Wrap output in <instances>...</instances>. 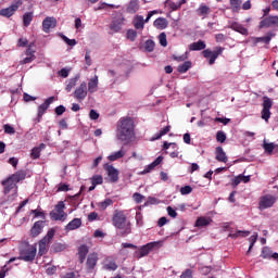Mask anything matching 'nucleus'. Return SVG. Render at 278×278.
<instances>
[{
	"label": "nucleus",
	"mask_w": 278,
	"mask_h": 278,
	"mask_svg": "<svg viewBox=\"0 0 278 278\" xmlns=\"http://www.w3.org/2000/svg\"><path fill=\"white\" fill-rule=\"evenodd\" d=\"M117 139L124 144H129L136 140V123L134 118L127 116L118 121Z\"/></svg>",
	"instance_id": "nucleus-1"
},
{
	"label": "nucleus",
	"mask_w": 278,
	"mask_h": 278,
	"mask_svg": "<svg viewBox=\"0 0 278 278\" xmlns=\"http://www.w3.org/2000/svg\"><path fill=\"white\" fill-rule=\"evenodd\" d=\"M112 223L119 229V235L122 237L129 236L131 233V222L127 219L125 212L116 210L112 217Z\"/></svg>",
	"instance_id": "nucleus-2"
},
{
	"label": "nucleus",
	"mask_w": 278,
	"mask_h": 278,
	"mask_svg": "<svg viewBox=\"0 0 278 278\" xmlns=\"http://www.w3.org/2000/svg\"><path fill=\"white\" fill-rule=\"evenodd\" d=\"M36 253H38L36 245H31L29 242H23L20 247L18 260H23V262H34L36 260Z\"/></svg>",
	"instance_id": "nucleus-3"
},
{
	"label": "nucleus",
	"mask_w": 278,
	"mask_h": 278,
	"mask_svg": "<svg viewBox=\"0 0 278 278\" xmlns=\"http://www.w3.org/2000/svg\"><path fill=\"white\" fill-rule=\"evenodd\" d=\"M55 236V229L51 228L48 230L47 235L39 241L38 255L42 257L49 251V243L53 240Z\"/></svg>",
	"instance_id": "nucleus-4"
},
{
	"label": "nucleus",
	"mask_w": 278,
	"mask_h": 278,
	"mask_svg": "<svg viewBox=\"0 0 278 278\" xmlns=\"http://www.w3.org/2000/svg\"><path fill=\"white\" fill-rule=\"evenodd\" d=\"M1 186H4V194H10V192L13 193L8 197V201H16V197H18V187L16 186L14 180H8L4 179L1 181Z\"/></svg>",
	"instance_id": "nucleus-5"
},
{
	"label": "nucleus",
	"mask_w": 278,
	"mask_h": 278,
	"mask_svg": "<svg viewBox=\"0 0 278 278\" xmlns=\"http://www.w3.org/2000/svg\"><path fill=\"white\" fill-rule=\"evenodd\" d=\"M277 203V197L273 194H265L260 198L258 201V210L264 212V210H268L273 207Z\"/></svg>",
	"instance_id": "nucleus-6"
},
{
	"label": "nucleus",
	"mask_w": 278,
	"mask_h": 278,
	"mask_svg": "<svg viewBox=\"0 0 278 278\" xmlns=\"http://www.w3.org/2000/svg\"><path fill=\"white\" fill-rule=\"evenodd\" d=\"M21 5H23V0H14L9 8L0 10V16H3L4 18L14 16Z\"/></svg>",
	"instance_id": "nucleus-7"
},
{
	"label": "nucleus",
	"mask_w": 278,
	"mask_h": 278,
	"mask_svg": "<svg viewBox=\"0 0 278 278\" xmlns=\"http://www.w3.org/2000/svg\"><path fill=\"white\" fill-rule=\"evenodd\" d=\"M223 51H225V48L218 46L214 51L210 49L203 50L202 54L206 60H208V64L212 66V64H215L218 55H223Z\"/></svg>",
	"instance_id": "nucleus-8"
},
{
	"label": "nucleus",
	"mask_w": 278,
	"mask_h": 278,
	"mask_svg": "<svg viewBox=\"0 0 278 278\" xmlns=\"http://www.w3.org/2000/svg\"><path fill=\"white\" fill-rule=\"evenodd\" d=\"M273 108V100L268 97H263V110L261 112V116L263 121L268 123L270 118V109Z\"/></svg>",
	"instance_id": "nucleus-9"
},
{
	"label": "nucleus",
	"mask_w": 278,
	"mask_h": 278,
	"mask_svg": "<svg viewBox=\"0 0 278 278\" xmlns=\"http://www.w3.org/2000/svg\"><path fill=\"white\" fill-rule=\"evenodd\" d=\"M160 247H162V241H154L142 245L139 249V257H147V255H149L151 251H153L154 249H160Z\"/></svg>",
	"instance_id": "nucleus-10"
},
{
	"label": "nucleus",
	"mask_w": 278,
	"mask_h": 278,
	"mask_svg": "<svg viewBox=\"0 0 278 278\" xmlns=\"http://www.w3.org/2000/svg\"><path fill=\"white\" fill-rule=\"evenodd\" d=\"M86 97H88V84L83 81L79 87L75 89L74 98L77 99V101H84Z\"/></svg>",
	"instance_id": "nucleus-11"
},
{
	"label": "nucleus",
	"mask_w": 278,
	"mask_h": 278,
	"mask_svg": "<svg viewBox=\"0 0 278 278\" xmlns=\"http://www.w3.org/2000/svg\"><path fill=\"white\" fill-rule=\"evenodd\" d=\"M260 29H264V27H278V16L277 15H269L262 20L258 24Z\"/></svg>",
	"instance_id": "nucleus-12"
},
{
	"label": "nucleus",
	"mask_w": 278,
	"mask_h": 278,
	"mask_svg": "<svg viewBox=\"0 0 278 278\" xmlns=\"http://www.w3.org/2000/svg\"><path fill=\"white\" fill-rule=\"evenodd\" d=\"M98 262H99V254L97 252L90 253L87 256V262H86L87 270H89V273H92L93 268L97 267Z\"/></svg>",
	"instance_id": "nucleus-13"
},
{
	"label": "nucleus",
	"mask_w": 278,
	"mask_h": 278,
	"mask_svg": "<svg viewBox=\"0 0 278 278\" xmlns=\"http://www.w3.org/2000/svg\"><path fill=\"white\" fill-rule=\"evenodd\" d=\"M54 101H55V97L52 96L46 99L45 103L38 106V123H40V118L45 116V112L49 110V105H51V103H53Z\"/></svg>",
	"instance_id": "nucleus-14"
},
{
	"label": "nucleus",
	"mask_w": 278,
	"mask_h": 278,
	"mask_svg": "<svg viewBox=\"0 0 278 278\" xmlns=\"http://www.w3.org/2000/svg\"><path fill=\"white\" fill-rule=\"evenodd\" d=\"M104 168L108 173L111 184H116V181H118L119 175L118 169H116L114 165H105Z\"/></svg>",
	"instance_id": "nucleus-15"
},
{
	"label": "nucleus",
	"mask_w": 278,
	"mask_h": 278,
	"mask_svg": "<svg viewBox=\"0 0 278 278\" xmlns=\"http://www.w3.org/2000/svg\"><path fill=\"white\" fill-rule=\"evenodd\" d=\"M43 31L49 34L51 29L58 27V20L55 17H46L42 22Z\"/></svg>",
	"instance_id": "nucleus-16"
},
{
	"label": "nucleus",
	"mask_w": 278,
	"mask_h": 278,
	"mask_svg": "<svg viewBox=\"0 0 278 278\" xmlns=\"http://www.w3.org/2000/svg\"><path fill=\"white\" fill-rule=\"evenodd\" d=\"M42 229H45V220L36 222L30 229L31 238H38L42 233Z\"/></svg>",
	"instance_id": "nucleus-17"
},
{
	"label": "nucleus",
	"mask_w": 278,
	"mask_h": 278,
	"mask_svg": "<svg viewBox=\"0 0 278 278\" xmlns=\"http://www.w3.org/2000/svg\"><path fill=\"white\" fill-rule=\"evenodd\" d=\"M88 253H90V248L86 244H81L78 247V261L80 264L86 262V257H88Z\"/></svg>",
	"instance_id": "nucleus-18"
},
{
	"label": "nucleus",
	"mask_w": 278,
	"mask_h": 278,
	"mask_svg": "<svg viewBox=\"0 0 278 278\" xmlns=\"http://www.w3.org/2000/svg\"><path fill=\"white\" fill-rule=\"evenodd\" d=\"M229 29H232V31H237L238 34H241V36H249V29L244 28L242 24L238 22H232L229 25Z\"/></svg>",
	"instance_id": "nucleus-19"
},
{
	"label": "nucleus",
	"mask_w": 278,
	"mask_h": 278,
	"mask_svg": "<svg viewBox=\"0 0 278 278\" xmlns=\"http://www.w3.org/2000/svg\"><path fill=\"white\" fill-rule=\"evenodd\" d=\"M123 23H125V17L119 15L112 22L110 29H112V31L118 33L123 27Z\"/></svg>",
	"instance_id": "nucleus-20"
},
{
	"label": "nucleus",
	"mask_w": 278,
	"mask_h": 278,
	"mask_svg": "<svg viewBox=\"0 0 278 278\" xmlns=\"http://www.w3.org/2000/svg\"><path fill=\"white\" fill-rule=\"evenodd\" d=\"M27 177V173L25 170H18L15 174L8 177V181H14L15 184H18L20 181H23Z\"/></svg>",
	"instance_id": "nucleus-21"
},
{
	"label": "nucleus",
	"mask_w": 278,
	"mask_h": 278,
	"mask_svg": "<svg viewBox=\"0 0 278 278\" xmlns=\"http://www.w3.org/2000/svg\"><path fill=\"white\" fill-rule=\"evenodd\" d=\"M215 160H217V162H223L224 164H227V153H225L223 147H217L215 149Z\"/></svg>",
	"instance_id": "nucleus-22"
},
{
	"label": "nucleus",
	"mask_w": 278,
	"mask_h": 278,
	"mask_svg": "<svg viewBox=\"0 0 278 278\" xmlns=\"http://www.w3.org/2000/svg\"><path fill=\"white\" fill-rule=\"evenodd\" d=\"M79 227H81V218H74L65 226V231H75Z\"/></svg>",
	"instance_id": "nucleus-23"
},
{
	"label": "nucleus",
	"mask_w": 278,
	"mask_h": 278,
	"mask_svg": "<svg viewBox=\"0 0 278 278\" xmlns=\"http://www.w3.org/2000/svg\"><path fill=\"white\" fill-rule=\"evenodd\" d=\"M103 268L104 270H117L118 265L116 264V261H114V258L106 257L104 260Z\"/></svg>",
	"instance_id": "nucleus-24"
},
{
	"label": "nucleus",
	"mask_w": 278,
	"mask_h": 278,
	"mask_svg": "<svg viewBox=\"0 0 278 278\" xmlns=\"http://www.w3.org/2000/svg\"><path fill=\"white\" fill-rule=\"evenodd\" d=\"M97 90H99V76H94L89 80L88 89H87V91L90 92L91 94L93 92H97Z\"/></svg>",
	"instance_id": "nucleus-25"
},
{
	"label": "nucleus",
	"mask_w": 278,
	"mask_h": 278,
	"mask_svg": "<svg viewBox=\"0 0 278 278\" xmlns=\"http://www.w3.org/2000/svg\"><path fill=\"white\" fill-rule=\"evenodd\" d=\"M153 26L156 29H166L168 27V20L166 17H159L153 22Z\"/></svg>",
	"instance_id": "nucleus-26"
},
{
	"label": "nucleus",
	"mask_w": 278,
	"mask_h": 278,
	"mask_svg": "<svg viewBox=\"0 0 278 278\" xmlns=\"http://www.w3.org/2000/svg\"><path fill=\"white\" fill-rule=\"evenodd\" d=\"M207 45H205V41L199 40L197 42H193L189 46L190 51H203Z\"/></svg>",
	"instance_id": "nucleus-27"
},
{
	"label": "nucleus",
	"mask_w": 278,
	"mask_h": 278,
	"mask_svg": "<svg viewBox=\"0 0 278 278\" xmlns=\"http://www.w3.org/2000/svg\"><path fill=\"white\" fill-rule=\"evenodd\" d=\"M263 149H264L265 153H268V155H273L274 151H278V144L266 143V141H264Z\"/></svg>",
	"instance_id": "nucleus-28"
},
{
	"label": "nucleus",
	"mask_w": 278,
	"mask_h": 278,
	"mask_svg": "<svg viewBox=\"0 0 278 278\" xmlns=\"http://www.w3.org/2000/svg\"><path fill=\"white\" fill-rule=\"evenodd\" d=\"M189 68H192V61H185L182 64L178 65L177 71L184 74L188 73Z\"/></svg>",
	"instance_id": "nucleus-29"
},
{
	"label": "nucleus",
	"mask_w": 278,
	"mask_h": 278,
	"mask_svg": "<svg viewBox=\"0 0 278 278\" xmlns=\"http://www.w3.org/2000/svg\"><path fill=\"white\" fill-rule=\"evenodd\" d=\"M135 29H144V17L142 15H137L134 21Z\"/></svg>",
	"instance_id": "nucleus-30"
},
{
	"label": "nucleus",
	"mask_w": 278,
	"mask_h": 278,
	"mask_svg": "<svg viewBox=\"0 0 278 278\" xmlns=\"http://www.w3.org/2000/svg\"><path fill=\"white\" fill-rule=\"evenodd\" d=\"M248 236H251V231L248 230H238L235 233H230L228 238H232V240H236L237 238H247Z\"/></svg>",
	"instance_id": "nucleus-31"
},
{
	"label": "nucleus",
	"mask_w": 278,
	"mask_h": 278,
	"mask_svg": "<svg viewBox=\"0 0 278 278\" xmlns=\"http://www.w3.org/2000/svg\"><path fill=\"white\" fill-rule=\"evenodd\" d=\"M125 151L124 150H119L111 155L108 156V160L110 162H116V160H121L122 157H125Z\"/></svg>",
	"instance_id": "nucleus-32"
},
{
	"label": "nucleus",
	"mask_w": 278,
	"mask_h": 278,
	"mask_svg": "<svg viewBox=\"0 0 278 278\" xmlns=\"http://www.w3.org/2000/svg\"><path fill=\"white\" fill-rule=\"evenodd\" d=\"M31 21H34V13L33 12H26L23 15L24 27H29V25H31Z\"/></svg>",
	"instance_id": "nucleus-33"
},
{
	"label": "nucleus",
	"mask_w": 278,
	"mask_h": 278,
	"mask_svg": "<svg viewBox=\"0 0 278 278\" xmlns=\"http://www.w3.org/2000/svg\"><path fill=\"white\" fill-rule=\"evenodd\" d=\"M273 36H275V34L268 33L265 37L254 38V42H265V45H269L270 40H273Z\"/></svg>",
	"instance_id": "nucleus-34"
},
{
	"label": "nucleus",
	"mask_w": 278,
	"mask_h": 278,
	"mask_svg": "<svg viewBox=\"0 0 278 278\" xmlns=\"http://www.w3.org/2000/svg\"><path fill=\"white\" fill-rule=\"evenodd\" d=\"M210 223H212V219H210L207 217H199L195 220V227H207V225H210Z\"/></svg>",
	"instance_id": "nucleus-35"
},
{
	"label": "nucleus",
	"mask_w": 278,
	"mask_h": 278,
	"mask_svg": "<svg viewBox=\"0 0 278 278\" xmlns=\"http://www.w3.org/2000/svg\"><path fill=\"white\" fill-rule=\"evenodd\" d=\"M230 9L232 12H240V7L242 5V0H229Z\"/></svg>",
	"instance_id": "nucleus-36"
},
{
	"label": "nucleus",
	"mask_w": 278,
	"mask_h": 278,
	"mask_svg": "<svg viewBox=\"0 0 278 278\" xmlns=\"http://www.w3.org/2000/svg\"><path fill=\"white\" fill-rule=\"evenodd\" d=\"M64 207H66V204H64V201H60L58 202V204L54 206V212H58L61 214V216H64L66 218V216H68L65 212H64Z\"/></svg>",
	"instance_id": "nucleus-37"
},
{
	"label": "nucleus",
	"mask_w": 278,
	"mask_h": 278,
	"mask_svg": "<svg viewBox=\"0 0 278 278\" xmlns=\"http://www.w3.org/2000/svg\"><path fill=\"white\" fill-rule=\"evenodd\" d=\"M197 12H198L199 16H207V14H210V12H211V9L206 4H201L198 8Z\"/></svg>",
	"instance_id": "nucleus-38"
},
{
	"label": "nucleus",
	"mask_w": 278,
	"mask_h": 278,
	"mask_svg": "<svg viewBox=\"0 0 278 278\" xmlns=\"http://www.w3.org/2000/svg\"><path fill=\"white\" fill-rule=\"evenodd\" d=\"M140 9V5H138L137 1H130L128 7H127V12L129 14H136V12Z\"/></svg>",
	"instance_id": "nucleus-39"
},
{
	"label": "nucleus",
	"mask_w": 278,
	"mask_h": 278,
	"mask_svg": "<svg viewBox=\"0 0 278 278\" xmlns=\"http://www.w3.org/2000/svg\"><path fill=\"white\" fill-rule=\"evenodd\" d=\"M79 77L71 78L68 84L65 87L66 92H71L76 86Z\"/></svg>",
	"instance_id": "nucleus-40"
},
{
	"label": "nucleus",
	"mask_w": 278,
	"mask_h": 278,
	"mask_svg": "<svg viewBox=\"0 0 278 278\" xmlns=\"http://www.w3.org/2000/svg\"><path fill=\"white\" fill-rule=\"evenodd\" d=\"M50 218L52 220H66V217H64V215H62V213H58V211H51Z\"/></svg>",
	"instance_id": "nucleus-41"
},
{
	"label": "nucleus",
	"mask_w": 278,
	"mask_h": 278,
	"mask_svg": "<svg viewBox=\"0 0 278 278\" xmlns=\"http://www.w3.org/2000/svg\"><path fill=\"white\" fill-rule=\"evenodd\" d=\"M144 49L148 51V53H152V51L155 49V41L148 39L144 42Z\"/></svg>",
	"instance_id": "nucleus-42"
},
{
	"label": "nucleus",
	"mask_w": 278,
	"mask_h": 278,
	"mask_svg": "<svg viewBox=\"0 0 278 278\" xmlns=\"http://www.w3.org/2000/svg\"><path fill=\"white\" fill-rule=\"evenodd\" d=\"M110 205H114V201L112 199H105L104 201L99 203L100 210H108Z\"/></svg>",
	"instance_id": "nucleus-43"
},
{
	"label": "nucleus",
	"mask_w": 278,
	"mask_h": 278,
	"mask_svg": "<svg viewBox=\"0 0 278 278\" xmlns=\"http://www.w3.org/2000/svg\"><path fill=\"white\" fill-rule=\"evenodd\" d=\"M91 184H92V186H101V184H103V176L93 175L91 177Z\"/></svg>",
	"instance_id": "nucleus-44"
},
{
	"label": "nucleus",
	"mask_w": 278,
	"mask_h": 278,
	"mask_svg": "<svg viewBox=\"0 0 278 278\" xmlns=\"http://www.w3.org/2000/svg\"><path fill=\"white\" fill-rule=\"evenodd\" d=\"M271 255H273V252L268 247L263 248L262 254H261V257H263V260H270Z\"/></svg>",
	"instance_id": "nucleus-45"
},
{
	"label": "nucleus",
	"mask_w": 278,
	"mask_h": 278,
	"mask_svg": "<svg viewBox=\"0 0 278 278\" xmlns=\"http://www.w3.org/2000/svg\"><path fill=\"white\" fill-rule=\"evenodd\" d=\"M168 131H170V125H167L166 127L162 128L160 132L155 136L154 140H160V138H162V136H166Z\"/></svg>",
	"instance_id": "nucleus-46"
},
{
	"label": "nucleus",
	"mask_w": 278,
	"mask_h": 278,
	"mask_svg": "<svg viewBox=\"0 0 278 278\" xmlns=\"http://www.w3.org/2000/svg\"><path fill=\"white\" fill-rule=\"evenodd\" d=\"M159 42L161 47H168V40L166 39V33H161L159 35Z\"/></svg>",
	"instance_id": "nucleus-47"
},
{
	"label": "nucleus",
	"mask_w": 278,
	"mask_h": 278,
	"mask_svg": "<svg viewBox=\"0 0 278 278\" xmlns=\"http://www.w3.org/2000/svg\"><path fill=\"white\" fill-rule=\"evenodd\" d=\"M30 214H34L35 218H42L45 220V218H47V216L45 215L42 210H31Z\"/></svg>",
	"instance_id": "nucleus-48"
},
{
	"label": "nucleus",
	"mask_w": 278,
	"mask_h": 278,
	"mask_svg": "<svg viewBox=\"0 0 278 278\" xmlns=\"http://www.w3.org/2000/svg\"><path fill=\"white\" fill-rule=\"evenodd\" d=\"M126 36H127L128 40H130L131 42H135L136 38L138 37V33L134 29H129V30H127Z\"/></svg>",
	"instance_id": "nucleus-49"
},
{
	"label": "nucleus",
	"mask_w": 278,
	"mask_h": 278,
	"mask_svg": "<svg viewBox=\"0 0 278 278\" xmlns=\"http://www.w3.org/2000/svg\"><path fill=\"white\" fill-rule=\"evenodd\" d=\"M31 160H38L40 157V148L35 147L30 152Z\"/></svg>",
	"instance_id": "nucleus-50"
},
{
	"label": "nucleus",
	"mask_w": 278,
	"mask_h": 278,
	"mask_svg": "<svg viewBox=\"0 0 278 278\" xmlns=\"http://www.w3.org/2000/svg\"><path fill=\"white\" fill-rule=\"evenodd\" d=\"M216 140H217V142L223 143V142H225V140H227V135H225V132L223 130H219L216 134Z\"/></svg>",
	"instance_id": "nucleus-51"
},
{
	"label": "nucleus",
	"mask_w": 278,
	"mask_h": 278,
	"mask_svg": "<svg viewBox=\"0 0 278 278\" xmlns=\"http://www.w3.org/2000/svg\"><path fill=\"white\" fill-rule=\"evenodd\" d=\"M4 134H9L10 136H14L16 134V130L14 127L10 126V124L3 125Z\"/></svg>",
	"instance_id": "nucleus-52"
},
{
	"label": "nucleus",
	"mask_w": 278,
	"mask_h": 278,
	"mask_svg": "<svg viewBox=\"0 0 278 278\" xmlns=\"http://www.w3.org/2000/svg\"><path fill=\"white\" fill-rule=\"evenodd\" d=\"M132 199H134L135 203L140 204V203H142L144 201V195H142V194L138 193V192H135L132 194Z\"/></svg>",
	"instance_id": "nucleus-53"
},
{
	"label": "nucleus",
	"mask_w": 278,
	"mask_h": 278,
	"mask_svg": "<svg viewBox=\"0 0 278 278\" xmlns=\"http://www.w3.org/2000/svg\"><path fill=\"white\" fill-rule=\"evenodd\" d=\"M64 42H66V45H68L70 47H75V45H77V40L75 39H70L68 37L66 36H62Z\"/></svg>",
	"instance_id": "nucleus-54"
},
{
	"label": "nucleus",
	"mask_w": 278,
	"mask_h": 278,
	"mask_svg": "<svg viewBox=\"0 0 278 278\" xmlns=\"http://www.w3.org/2000/svg\"><path fill=\"white\" fill-rule=\"evenodd\" d=\"M255 242H257V235H252L250 237V247H249L248 253H251V249H253Z\"/></svg>",
	"instance_id": "nucleus-55"
},
{
	"label": "nucleus",
	"mask_w": 278,
	"mask_h": 278,
	"mask_svg": "<svg viewBox=\"0 0 278 278\" xmlns=\"http://www.w3.org/2000/svg\"><path fill=\"white\" fill-rule=\"evenodd\" d=\"M191 192L192 188L189 185L180 188V194L182 195L190 194Z\"/></svg>",
	"instance_id": "nucleus-56"
},
{
	"label": "nucleus",
	"mask_w": 278,
	"mask_h": 278,
	"mask_svg": "<svg viewBox=\"0 0 278 278\" xmlns=\"http://www.w3.org/2000/svg\"><path fill=\"white\" fill-rule=\"evenodd\" d=\"M54 112H55L56 116H62V114H64V112H66V108L64 105H59L54 109Z\"/></svg>",
	"instance_id": "nucleus-57"
},
{
	"label": "nucleus",
	"mask_w": 278,
	"mask_h": 278,
	"mask_svg": "<svg viewBox=\"0 0 278 278\" xmlns=\"http://www.w3.org/2000/svg\"><path fill=\"white\" fill-rule=\"evenodd\" d=\"M174 60L176 62H186V60H188V52L182 55H174Z\"/></svg>",
	"instance_id": "nucleus-58"
},
{
	"label": "nucleus",
	"mask_w": 278,
	"mask_h": 278,
	"mask_svg": "<svg viewBox=\"0 0 278 278\" xmlns=\"http://www.w3.org/2000/svg\"><path fill=\"white\" fill-rule=\"evenodd\" d=\"M36 60V56H26L24 60L20 62V64L25 65V64H31Z\"/></svg>",
	"instance_id": "nucleus-59"
},
{
	"label": "nucleus",
	"mask_w": 278,
	"mask_h": 278,
	"mask_svg": "<svg viewBox=\"0 0 278 278\" xmlns=\"http://www.w3.org/2000/svg\"><path fill=\"white\" fill-rule=\"evenodd\" d=\"M167 214L172 218H177V211H175L173 206H167Z\"/></svg>",
	"instance_id": "nucleus-60"
},
{
	"label": "nucleus",
	"mask_w": 278,
	"mask_h": 278,
	"mask_svg": "<svg viewBox=\"0 0 278 278\" xmlns=\"http://www.w3.org/2000/svg\"><path fill=\"white\" fill-rule=\"evenodd\" d=\"M216 42H225L227 40V36L225 34H217L215 35Z\"/></svg>",
	"instance_id": "nucleus-61"
},
{
	"label": "nucleus",
	"mask_w": 278,
	"mask_h": 278,
	"mask_svg": "<svg viewBox=\"0 0 278 278\" xmlns=\"http://www.w3.org/2000/svg\"><path fill=\"white\" fill-rule=\"evenodd\" d=\"M64 249H66V245L62 243H56L53 245V250L55 251V253H60V251H64Z\"/></svg>",
	"instance_id": "nucleus-62"
},
{
	"label": "nucleus",
	"mask_w": 278,
	"mask_h": 278,
	"mask_svg": "<svg viewBox=\"0 0 278 278\" xmlns=\"http://www.w3.org/2000/svg\"><path fill=\"white\" fill-rule=\"evenodd\" d=\"M89 117H90L91 121H98V118H99V113L92 109V110L90 111V113H89Z\"/></svg>",
	"instance_id": "nucleus-63"
},
{
	"label": "nucleus",
	"mask_w": 278,
	"mask_h": 278,
	"mask_svg": "<svg viewBox=\"0 0 278 278\" xmlns=\"http://www.w3.org/2000/svg\"><path fill=\"white\" fill-rule=\"evenodd\" d=\"M180 278H192V270L186 269L181 275Z\"/></svg>",
	"instance_id": "nucleus-64"
}]
</instances>
